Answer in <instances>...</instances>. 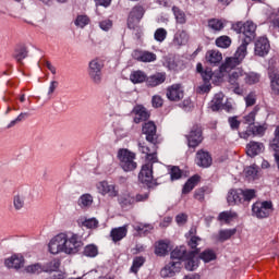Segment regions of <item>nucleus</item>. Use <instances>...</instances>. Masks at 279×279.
Segmentation results:
<instances>
[{"label":"nucleus","mask_w":279,"mask_h":279,"mask_svg":"<svg viewBox=\"0 0 279 279\" xmlns=\"http://www.w3.org/2000/svg\"><path fill=\"white\" fill-rule=\"evenodd\" d=\"M232 29L236 32V34H242L243 38L240 47H244L245 49H247V45L256 38V24H254V22H238L232 25Z\"/></svg>","instance_id":"obj_3"},{"label":"nucleus","mask_w":279,"mask_h":279,"mask_svg":"<svg viewBox=\"0 0 279 279\" xmlns=\"http://www.w3.org/2000/svg\"><path fill=\"white\" fill-rule=\"evenodd\" d=\"M274 211V205L269 201L256 202L253 204L252 213L257 219H267Z\"/></svg>","instance_id":"obj_7"},{"label":"nucleus","mask_w":279,"mask_h":279,"mask_svg":"<svg viewBox=\"0 0 279 279\" xmlns=\"http://www.w3.org/2000/svg\"><path fill=\"white\" fill-rule=\"evenodd\" d=\"M172 12L174 14L177 23H179L180 25H184V23H186V13H184V11H182L178 7H173Z\"/></svg>","instance_id":"obj_38"},{"label":"nucleus","mask_w":279,"mask_h":279,"mask_svg":"<svg viewBox=\"0 0 279 279\" xmlns=\"http://www.w3.org/2000/svg\"><path fill=\"white\" fill-rule=\"evenodd\" d=\"M201 75H202L203 82L210 84V80H213V75H214L213 69L210 68L205 69Z\"/></svg>","instance_id":"obj_58"},{"label":"nucleus","mask_w":279,"mask_h":279,"mask_svg":"<svg viewBox=\"0 0 279 279\" xmlns=\"http://www.w3.org/2000/svg\"><path fill=\"white\" fill-rule=\"evenodd\" d=\"M264 148L265 146L263 145V143L250 142L246 145V154L251 158H254V156H258V154H260V151H263Z\"/></svg>","instance_id":"obj_28"},{"label":"nucleus","mask_w":279,"mask_h":279,"mask_svg":"<svg viewBox=\"0 0 279 279\" xmlns=\"http://www.w3.org/2000/svg\"><path fill=\"white\" fill-rule=\"evenodd\" d=\"M239 215L235 211L232 210H227V211H221L218 215V221L221 223H232L233 219H238Z\"/></svg>","instance_id":"obj_29"},{"label":"nucleus","mask_w":279,"mask_h":279,"mask_svg":"<svg viewBox=\"0 0 279 279\" xmlns=\"http://www.w3.org/2000/svg\"><path fill=\"white\" fill-rule=\"evenodd\" d=\"M244 99L247 107L256 105V94L254 93H250Z\"/></svg>","instance_id":"obj_62"},{"label":"nucleus","mask_w":279,"mask_h":279,"mask_svg":"<svg viewBox=\"0 0 279 279\" xmlns=\"http://www.w3.org/2000/svg\"><path fill=\"white\" fill-rule=\"evenodd\" d=\"M135 204H138V202H147L149 199V192L138 193L134 196Z\"/></svg>","instance_id":"obj_61"},{"label":"nucleus","mask_w":279,"mask_h":279,"mask_svg":"<svg viewBox=\"0 0 279 279\" xmlns=\"http://www.w3.org/2000/svg\"><path fill=\"white\" fill-rule=\"evenodd\" d=\"M84 245L80 235L75 233H63V252L64 254H77Z\"/></svg>","instance_id":"obj_5"},{"label":"nucleus","mask_w":279,"mask_h":279,"mask_svg":"<svg viewBox=\"0 0 279 279\" xmlns=\"http://www.w3.org/2000/svg\"><path fill=\"white\" fill-rule=\"evenodd\" d=\"M26 274H43L45 271V268L40 266V264H33L25 267Z\"/></svg>","instance_id":"obj_46"},{"label":"nucleus","mask_w":279,"mask_h":279,"mask_svg":"<svg viewBox=\"0 0 279 279\" xmlns=\"http://www.w3.org/2000/svg\"><path fill=\"white\" fill-rule=\"evenodd\" d=\"M154 38L155 40H157V43H165V40L167 39V29L157 28L154 34Z\"/></svg>","instance_id":"obj_45"},{"label":"nucleus","mask_w":279,"mask_h":279,"mask_svg":"<svg viewBox=\"0 0 279 279\" xmlns=\"http://www.w3.org/2000/svg\"><path fill=\"white\" fill-rule=\"evenodd\" d=\"M245 72L241 69H235L230 75H229V84L231 86H243L245 84Z\"/></svg>","instance_id":"obj_22"},{"label":"nucleus","mask_w":279,"mask_h":279,"mask_svg":"<svg viewBox=\"0 0 279 279\" xmlns=\"http://www.w3.org/2000/svg\"><path fill=\"white\" fill-rule=\"evenodd\" d=\"M110 236L113 243H119V241H122V239H125L128 236V226L112 229L110 232Z\"/></svg>","instance_id":"obj_27"},{"label":"nucleus","mask_w":279,"mask_h":279,"mask_svg":"<svg viewBox=\"0 0 279 279\" xmlns=\"http://www.w3.org/2000/svg\"><path fill=\"white\" fill-rule=\"evenodd\" d=\"M84 226L89 229L97 228L99 226V221L95 218H90L84 221Z\"/></svg>","instance_id":"obj_64"},{"label":"nucleus","mask_w":279,"mask_h":279,"mask_svg":"<svg viewBox=\"0 0 279 279\" xmlns=\"http://www.w3.org/2000/svg\"><path fill=\"white\" fill-rule=\"evenodd\" d=\"M132 58L136 60L137 62H156L157 56L154 52L147 51V50H141L136 49L132 52Z\"/></svg>","instance_id":"obj_14"},{"label":"nucleus","mask_w":279,"mask_h":279,"mask_svg":"<svg viewBox=\"0 0 279 279\" xmlns=\"http://www.w3.org/2000/svg\"><path fill=\"white\" fill-rule=\"evenodd\" d=\"M246 177L256 180V178L258 177V169H256L255 167H248L246 169Z\"/></svg>","instance_id":"obj_63"},{"label":"nucleus","mask_w":279,"mask_h":279,"mask_svg":"<svg viewBox=\"0 0 279 279\" xmlns=\"http://www.w3.org/2000/svg\"><path fill=\"white\" fill-rule=\"evenodd\" d=\"M191 256H193V253H191V251H186V246L175 247L171 252L172 260L160 271L162 278H171L173 275L178 274V271H180L182 268V262L180 260L191 258Z\"/></svg>","instance_id":"obj_1"},{"label":"nucleus","mask_w":279,"mask_h":279,"mask_svg":"<svg viewBox=\"0 0 279 279\" xmlns=\"http://www.w3.org/2000/svg\"><path fill=\"white\" fill-rule=\"evenodd\" d=\"M245 56H247V48H245V46H240L234 53V57L226 59V62L220 66V71H228L229 69L239 66V64L245 60Z\"/></svg>","instance_id":"obj_6"},{"label":"nucleus","mask_w":279,"mask_h":279,"mask_svg":"<svg viewBox=\"0 0 279 279\" xmlns=\"http://www.w3.org/2000/svg\"><path fill=\"white\" fill-rule=\"evenodd\" d=\"M143 16H145V8H143V5H135L128 17L129 29H136V26L141 23Z\"/></svg>","instance_id":"obj_9"},{"label":"nucleus","mask_w":279,"mask_h":279,"mask_svg":"<svg viewBox=\"0 0 279 279\" xmlns=\"http://www.w3.org/2000/svg\"><path fill=\"white\" fill-rule=\"evenodd\" d=\"M142 132L146 136V141L148 143H151V145H158L160 144V140L158 136V129L156 126V123L154 121L145 122L142 126Z\"/></svg>","instance_id":"obj_8"},{"label":"nucleus","mask_w":279,"mask_h":279,"mask_svg":"<svg viewBox=\"0 0 279 279\" xmlns=\"http://www.w3.org/2000/svg\"><path fill=\"white\" fill-rule=\"evenodd\" d=\"M270 149H272V151H279V126L275 130V137L270 142Z\"/></svg>","instance_id":"obj_48"},{"label":"nucleus","mask_w":279,"mask_h":279,"mask_svg":"<svg viewBox=\"0 0 279 279\" xmlns=\"http://www.w3.org/2000/svg\"><path fill=\"white\" fill-rule=\"evenodd\" d=\"M74 23L76 27L84 28L86 25H88V23H90V20L86 15H78Z\"/></svg>","instance_id":"obj_49"},{"label":"nucleus","mask_w":279,"mask_h":279,"mask_svg":"<svg viewBox=\"0 0 279 279\" xmlns=\"http://www.w3.org/2000/svg\"><path fill=\"white\" fill-rule=\"evenodd\" d=\"M268 77L270 80V88L275 95H279V73L274 66L268 68Z\"/></svg>","instance_id":"obj_23"},{"label":"nucleus","mask_w":279,"mask_h":279,"mask_svg":"<svg viewBox=\"0 0 279 279\" xmlns=\"http://www.w3.org/2000/svg\"><path fill=\"white\" fill-rule=\"evenodd\" d=\"M143 265H145V257H135L131 267V271L133 274H138V269H141Z\"/></svg>","instance_id":"obj_44"},{"label":"nucleus","mask_w":279,"mask_h":279,"mask_svg":"<svg viewBox=\"0 0 279 279\" xmlns=\"http://www.w3.org/2000/svg\"><path fill=\"white\" fill-rule=\"evenodd\" d=\"M153 108H162L165 100L160 95H155L151 98Z\"/></svg>","instance_id":"obj_59"},{"label":"nucleus","mask_w":279,"mask_h":279,"mask_svg":"<svg viewBox=\"0 0 279 279\" xmlns=\"http://www.w3.org/2000/svg\"><path fill=\"white\" fill-rule=\"evenodd\" d=\"M210 88H213V85L210 83H205L203 85H199L196 88V93L198 95H206V93H210Z\"/></svg>","instance_id":"obj_57"},{"label":"nucleus","mask_w":279,"mask_h":279,"mask_svg":"<svg viewBox=\"0 0 279 279\" xmlns=\"http://www.w3.org/2000/svg\"><path fill=\"white\" fill-rule=\"evenodd\" d=\"M60 269V259H53L46 265L45 271H58Z\"/></svg>","instance_id":"obj_55"},{"label":"nucleus","mask_w":279,"mask_h":279,"mask_svg":"<svg viewBox=\"0 0 279 279\" xmlns=\"http://www.w3.org/2000/svg\"><path fill=\"white\" fill-rule=\"evenodd\" d=\"M244 84H258L260 82V75L254 72L245 73Z\"/></svg>","instance_id":"obj_42"},{"label":"nucleus","mask_w":279,"mask_h":279,"mask_svg":"<svg viewBox=\"0 0 279 279\" xmlns=\"http://www.w3.org/2000/svg\"><path fill=\"white\" fill-rule=\"evenodd\" d=\"M132 114L134 116V123H143V121H148L151 117V113L143 105H136L132 110Z\"/></svg>","instance_id":"obj_16"},{"label":"nucleus","mask_w":279,"mask_h":279,"mask_svg":"<svg viewBox=\"0 0 279 279\" xmlns=\"http://www.w3.org/2000/svg\"><path fill=\"white\" fill-rule=\"evenodd\" d=\"M155 254L157 256H167L169 254V242L159 241L155 246Z\"/></svg>","instance_id":"obj_35"},{"label":"nucleus","mask_w":279,"mask_h":279,"mask_svg":"<svg viewBox=\"0 0 279 279\" xmlns=\"http://www.w3.org/2000/svg\"><path fill=\"white\" fill-rule=\"evenodd\" d=\"M170 178H171L172 182L175 180H180V178H182V170H180L179 167L173 166L170 169Z\"/></svg>","instance_id":"obj_56"},{"label":"nucleus","mask_w":279,"mask_h":279,"mask_svg":"<svg viewBox=\"0 0 279 279\" xmlns=\"http://www.w3.org/2000/svg\"><path fill=\"white\" fill-rule=\"evenodd\" d=\"M25 58H27V48L21 47L16 50L15 60H17L19 64H21Z\"/></svg>","instance_id":"obj_52"},{"label":"nucleus","mask_w":279,"mask_h":279,"mask_svg":"<svg viewBox=\"0 0 279 279\" xmlns=\"http://www.w3.org/2000/svg\"><path fill=\"white\" fill-rule=\"evenodd\" d=\"M195 163L197 165V167H203L204 169H206L210 167V165H213V156H210V153L204 149H199L196 153Z\"/></svg>","instance_id":"obj_18"},{"label":"nucleus","mask_w":279,"mask_h":279,"mask_svg":"<svg viewBox=\"0 0 279 279\" xmlns=\"http://www.w3.org/2000/svg\"><path fill=\"white\" fill-rule=\"evenodd\" d=\"M255 197H256V190L238 189V190H231L228 193L227 202L229 206H239L241 204H243L244 206H247V204H250L252 199H255Z\"/></svg>","instance_id":"obj_2"},{"label":"nucleus","mask_w":279,"mask_h":279,"mask_svg":"<svg viewBox=\"0 0 279 279\" xmlns=\"http://www.w3.org/2000/svg\"><path fill=\"white\" fill-rule=\"evenodd\" d=\"M99 254V250L94 245L89 244L84 248V255L88 256L89 258H95Z\"/></svg>","instance_id":"obj_43"},{"label":"nucleus","mask_w":279,"mask_h":279,"mask_svg":"<svg viewBox=\"0 0 279 279\" xmlns=\"http://www.w3.org/2000/svg\"><path fill=\"white\" fill-rule=\"evenodd\" d=\"M228 123L231 128V130L236 131L239 128H241V121H239V117H229Z\"/></svg>","instance_id":"obj_53"},{"label":"nucleus","mask_w":279,"mask_h":279,"mask_svg":"<svg viewBox=\"0 0 279 279\" xmlns=\"http://www.w3.org/2000/svg\"><path fill=\"white\" fill-rule=\"evenodd\" d=\"M271 46L269 45V39L267 37H259L255 43V56L265 58L269 53Z\"/></svg>","instance_id":"obj_17"},{"label":"nucleus","mask_w":279,"mask_h":279,"mask_svg":"<svg viewBox=\"0 0 279 279\" xmlns=\"http://www.w3.org/2000/svg\"><path fill=\"white\" fill-rule=\"evenodd\" d=\"M209 108L213 112H219L223 108V94H216L209 104Z\"/></svg>","instance_id":"obj_30"},{"label":"nucleus","mask_w":279,"mask_h":279,"mask_svg":"<svg viewBox=\"0 0 279 279\" xmlns=\"http://www.w3.org/2000/svg\"><path fill=\"white\" fill-rule=\"evenodd\" d=\"M135 230L140 234H149V232H151V230H154V226L140 223V225L135 226Z\"/></svg>","instance_id":"obj_47"},{"label":"nucleus","mask_w":279,"mask_h":279,"mask_svg":"<svg viewBox=\"0 0 279 279\" xmlns=\"http://www.w3.org/2000/svg\"><path fill=\"white\" fill-rule=\"evenodd\" d=\"M205 60L208 62V64L217 66V64H220L221 60H223V54H221V52L218 50H208L206 52Z\"/></svg>","instance_id":"obj_24"},{"label":"nucleus","mask_w":279,"mask_h":279,"mask_svg":"<svg viewBox=\"0 0 279 279\" xmlns=\"http://www.w3.org/2000/svg\"><path fill=\"white\" fill-rule=\"evenodd\" d=\"M201 181H202V177H199V174L192 175L183 185V189H182L183 195H189V193H191V191H193V189H195Z\"/></svg>","instance_id":"obj_25"},{"label":"nucleus","mask_w":279,"mask_h":279,"mask_svg":"<svg viewBox=\"0 0 279 279\" xmlns=\"http://www.w3.org/2000/svg\"><path fill=\"white\" fill-rule=\"evenodd\" d=\"M97 191L100 195H108L109 197H117L119 191L116 185L109 184L107 181H101L97 184Z\"/></svg>","instance_id":"obj_19"},{"label":"nucleus","mask_w":279,"mask_h":279,"mask_svg":"<svg viewBox=\"0 0 279 279\" xmlns=\"http://www.w3.org/2000/svg\"><path fill=\"white\" fill-rule=\"evenodd\" d=\"M118 160L119 166L123 171H125V173L136 171L138 168V163L136 162V153L128 148H120L118 150Z\"/></svg>","instance_id":"obj_4"},{"label":"nucleus","mask_w":279,"mask_h":279,"mask_svg":"<svg viewBox=\"0 0 279 279\" xmlns=\"http://www.w3.org/2000/svg\"><path fill=\"white\" fill-rule=\"evenodd\" d=\"M201 242H202V238L199 236H192L187 239V245L192 250V252H195V250H199L197 248V245H199Z\"/></svg>","instance_id":"obj_50"},{"label":"nucleus","mask_w":279,"mask_h":279,"mask_svg":"<svg viewBox=\"0 0 279 279\" xmlns=\"http://www.w3.org/2000/svg\"><path fill=\"white\" fill-rule=\"evenodd\" d=\"M199 258L205 263H213V260H217V253L211 248H206L199 254Z\"/></svg>","instance_id":"obj_34"},{"label":"nucleus","mask_w":279,"mask_h":279,"mask_svg":"<svg viewBox=\"0 0 279 279\" xmlns=\"http://www.w3.org/2000/svg\"><path fill=\"white\" fill-rule=\"evenodd\" d=\"M138 180L142 182V184H146V186H149V184L154 182V162L148 161L142 166Z\"/></svg>","instance_id":"obj_11"},{"label":"nucleus","mask_w":279,"mask_h":279,"mask_svg":"<svg viewBox=\"0 0 279 279\" xmlns=\"http://www.w3.org/2000/svg\"><path fill=\"white\" fill-rule=\"evenodd\" d=\"M101 69H104V61L100 59H94L89 62V76L95 84L101 82Z\"/></svg>","instance_id":"obj_13"},{"label":"nucleus","mask_w":279,"mask_h":279,"mask_svg":"<svg viewBox=\"0 0 279 279\" xmlns=\"http://www.w3.org/2000/svg\"><path fill=\"white\" fill-rule=\"evenodd\" d=\"M166 97L169 101H182L184 99V87L180 83L168 86Z\"/></svg>","instance_id":"obj_10"},{"label":"nucleus","mask_w":279,"mask_h":279,"mask_svg":"<svg viewBox=\"0 0 279 279\" xmlns=\"http://www.w3.org/2000/svg\"><path fill=\"white\" fill-rule=\"evenodd\" d=\"M256 112H258V110L254 109L247 116L244 117V120L246 123H248V125H254V121H256Z\"/></svg>","instance_id":"obj_60"},{"label":"nucleus","mask_w":279,"mask_h":279,"mask_svg":"<svg viewBox=\"0 0 279 279\" xmlns=\"http://www.w3.org/2000/svg\"><path fill=\"white\" fill-rule=\"evenodd\" d=\"M186 43H189V33L184 29H179L174 34L173 44L182 47V45H186Z\"/></svg>","instance_id":"obj_31"},{"label":"nucleus","mask_w":279,"mask_h":279,"mask_svg":"<svg viewBox=\"0 0 279 279\" xmlns=\"http://www.w3.org/2000/svg\"><path fill=\"white\" fill-rule=\"evenodd\" d=\"M130 80L132 84H143V82H147V74L141 70H136L130 74Z\"/></svg>","instance_id":"obj_32"},{"label":"nucleus","mask_w":279,"mask_h":279,"mask_svg":"<svg viewBox=\"0 0 279 279\" xmlns=\"http://www.w3.org/2000/svg\"><path fill=\"white\" fill-rule=\"evenodd\" d=\"M167 81V73L157 72L150 76H146V86L148 88H156V86H160V84H165Z\"/></svg>","instance_id":"obj_20"},{"label":"nucleus","mask_w":279,"mask_h":279,"mask_svg":"<svg viewBox=\"0 0 279 279\" xmlns=\"http://www.w3.org/2000/svg\"><path fill=\"white\" fill-rule=\"evenodd\" d=\"M201 250H195V251H190V254H193V256L191 257H186L185 259V269H187V271H195V269H197L198 266V260H197V254H199Z\"/></svg>","instance_id":"obj_26"},{"label":"nucleus","mask_w":279,"mask_h":279,"mask_svg":"<svg viewBox=\"0 0 279 279\" xmlns=\"http://www.w3.org/2000/svg\"><path fill=\"white\" fill-rule=\"evenodd\" d=\"M4 265L8 269H22V267H25V257L16 254L12 255L4 260Z\"/></svg>","instance_id":"obj_21"},{"label":"nucleus","mask_w":279,"mask_h":279,"mask_svg":"<svg viewBox=\"0 0 279 279\" xmlns=\"http://www.w3.org/2000/svg\"><path fill=\"white\" fill-rule=\"evenodd\" d=\"M230 45H232V39L227 35H222L216 39V47H219L220 49H228Z\"/></svg>","instance_id":"obj_39"},{"label":"nucleus","mask_w":279,"mask_h":279,"mask_svg":"<svg viewBox=\"0 0 279 279\" xmlns=\"http://www.w3.org/2000/svg\"><path fill=\"white\" fill-rule=\"evenodd\" d=\"M78 204L86 208V206H90L93 204V196L90 194H84L80 197Z\"/></svg>","instance_id":"obj_51"},{"label":"nucleus","mask_w":279,"mask_h":279,"mask_svg":"<svg viewBox=\"0 0 279 279\" xmlns=\"http://www.w3.org/2000/svg\"><path fill=\"white\" fill-rule=\"evenodd\" d=\"M13 206L15 210H21L25 206V199L21 195H16L13 198Z\"/></svg>","instance_id":"obj_54"},{"label":"nucleus","mask_w":279,"mask_h":279,"mask_svg":"<svg viewBox=\"0 0 279 279\" xmlns=\"http://www.w3.org/2000/svg\"><path fill=\"white\" fill-rule=\"evenodd\" d=\"M210 193V189L208 186L198 187L194 192V199L204 204L206 195Z\"/></svg>","instance_id":"obj_37"},{"label":"nucleus","mask_w":279,"mask_h":279,"mask_svg":"<svg viewBox=\"0 0 279 279\" xmlns=\"http://www.w3.org/2000/svg\"><path fill=\"white\" fill-rule=\"evenodd\" d=\"M138 149L142 154L146 155L148 162H158V157L156 156V151L151 153V150L145 144H138Z\"/></svg>","instance_id":"obj_33"},{"label":"nucleus","mask_w":279,"mask_h":279,"mask_svg":"<svg viewBox=\"0 0 279 279\" xmlns=\"http://www.w3.org/2000/svg\"><path fill=\"white\" fill-rule=\"evenodd\" d=\"M119 204L122 206V208H128V206H134L136 203L134 196L126 193L119 197Z\"/></svg>","instance_id":"obj_36"},{"label":"nucleus","mask_w":279,"mask_h":279,"mask_svg":"<svg viewBox=\"0 0 279 279\" xmlns=\"http://www.w3.org/2000/svg\"><path fill=\"white\" fill-rule=\"evenodd\" d=\"M186 138L189 147H192L193 149H195V147H199V145H202V141H204V137L202 136V126L197 124L192 126L190 134L186 135Z\"/></svg>","instance_id":"obj_12"},{"label":"nucleus","mask_w":279,"mask_h":279,"mask_svg":"<svg viewBox=\"0 0 279 279\" xmlns=\"http://www.w3.org/2000/svg\"><path fill=\"white\" fill-rule=\"evenodd\" d=\"M48 247L50 254H60V252H64V233H59L52 238Z\"/></svg>","instance_id":"obj_15"},{"label":"nucleus","mask_w":279,"mask_h":279,"mask_svg":"<svg viewBox=\"0 0 279 279\" xmlns=\"http://www.w3.org/2000/svg\"><path fill=\"white\" fill-rule=\"evenodd\" d=\"M208 27H210V29H214V32H221L225 25L221 20L211 19L208 21Z\"/></svg>","instance_id":"obj_41"},{"label":"nucleus","mask_w":279,"mask_h":279,"mask_svg":"<svg viewBox=\"0 0 279 279\" xmlns=\"http://www.w3.org/2000/svg\"><path fill=\"white\" fill-rule=\"evenodd\" d=\"M236 234V229H226L219 231V241L223 243V241H228L229 239H232Z\"/></svg>","instance_id":"obj_40"}]
</instances>
